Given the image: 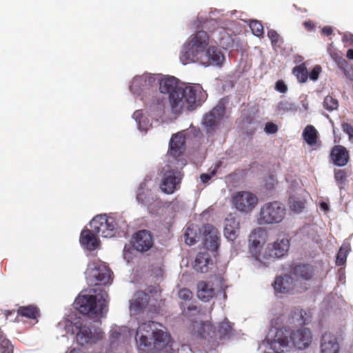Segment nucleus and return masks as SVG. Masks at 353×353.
<instances>
[{"label": "nucleus", "mask_w": 353, "mask_h": 353, "mask_svg": "<svg viewBox=\"0 0 353 353\" xmlns=\"http://www.w3.org/2000/svg\"><path fill=\"white\" fill-rule=\"evenodd\" d=\"M159 90L161 93L169 94L171 111L174 114H179L183 110H194L205 101L207 94L199 84H193L185 87L179 86V80L174 77H157Z\"/></svg>", "instance_id": "1"}, {"label": "nucleus", "mask_w": 353, "mask_h": 353, "mask_svg": "<svg viewBox=\"0 0 353 353\" xmlns=\"http://www.w3.org/2000/svg\"><path fill=\"white\" fill-rule=\"evenodd\" d=\"M210 37L203 30L197 31L185 42L180 54L184 65L197 62L205 66H221L225 60L222 52L215 46H209Z\"/></svg>", "instance_id": "2"}, {"label": "nucleus", "mask_w": 353, "mask_h": 353, "mask_svg": "<svg viewBox=\"0 0 353 353\" xmlns=\"http://www.w3.org/2000/svg\"><path fill=\"white\" fill-rule=\"evenodd\" d=\"M155 321H149L139 325L136 332L139 353H159L170 342V335L158 327Z\"/></svg>", "instance_id": "3"}, {"label": "nucleus", "mask_w": 353, "mask_h": 353, "mask_svg": "<svg viewBox=\"0 0 353 353\" xmlns=\"http://www.w3.org/2000/svg\"><path fill=\"white\" fill-rule=\"evenodd\" d=\"M92 289L94 294L82 292L75 299V308L83 314H103L108 311V294L104 290Z\"/></svg>", "instance_id": "4"}, {"label": "nucleus", "mask_w": 353, "mask_h": 353, "mask_svg": "<svg viewBox=\"0 0 353 353\" xmlns=\"http://www.w3.org/2000/svg\"><path fill=\"white\" fill-rule=\"evenodd\" d=\"M286 210L284 205L277 201L263 204L257 214L256 222L260 225L281 223L285 218Z\"/></svg>", "instance_id": "5"}, {"label": "nucleus", "mask_w": 353, "mask_h": 353, "mask_svg": "<svg viewBox=\"0 0 353 353\" xmlns=\"http://www.w3.org/2000/svg\"><path fill=\"white\" fill-rule=\"evenodd\" d=\"M72 331L76 334L77 342L81 345L96 343L103 338V334L100 328L92 326L91 323H86L81 321L74 323Z\"/></svg>", "instance_id": "6"}, {"label": "nucleus", "mask_w": 353, "mask_h": 353, "mask_svg": "<svg viewBox=\"0 0 353 353\" xmlns=\"http://www.w3.org/2000/svg\"><path fill=\"white\" fill-rule=\"evenodd\" d=\"M289 248L290 240L288 238H278L274 242L268 243L263 249V256L261 258V263L268 264L270 261L282 258L288 253Z\"/></svg>", "instance_id": "7"}, {"label": "nucleus", "mask_w": 353, "mask_h": 353, "mask_svg": "<svg viewBox=\"0 0 353 353\" xmlns=\"http://www.w3.org/2000/svg\"><path fill=\"white\" fill-rule=\"evenodd\" d=\"M162 179L160 184L161 191L165 194H172L181 183L182 173L171 164L166 165L161 171Z\"/></svg>", "instance_id": "8"}, {"label": "nucleus", "mask_w": 353, "mask_h": 353, "mask_svg": "<svg viewBox=\"0 0 353 353\" xmlns=\"http://www.w3.org/2000/svg\"><path fill=\"white\" fill-rule=\"evenodd\" d=\"M111 270L103 263L92 264L86 270V279L90 285H106L112 281Z\"/></svg>", "instance_id": "9"}, {"label": "nucleus", "mask_w": 353, "mask_h": 353, "mask_svg": "<svg viewBox=\"0 0 353 353\" xmlns=\"http://www.w3.org/2000/svg\"><path fill=\"white\" fill-rule=\"evenodd\" d=\"M92 232L102 237L110 238L114 235L117 223L113 217L105 214L94 216L90 223Z\"/></svg>", "instance_id": "10"}, {"label": "nucleus", "mask_w": 353, "mask_h": 353, "mask_svg": "<svg viewBox=\"0 0 353 353\" xmlns=\"http://www.w3.org/2000/svg\"><path fill=\"white\" fill-rule=\"evenodd\" d=\"M157 84V76L152 74H143L133 78L130 89L131 92L137 95L149 90Z\"/></svg>", "instance_id": "11"}, {"label": "nucleus", "mask_w": 353, "mask_h": 353, "mask_svg": "<svg viewBox=\"0 0 353 353\" xmlns=\"http://www.w3.org/2000/svg\"><path fill=\"white\" fill-rule=\"evenodd\" d=\"M224 113L223 108L216 106L203 116L202 124L208 134H213L218 129Z\"/></svg>", "instance_id": "12"}, {"label": "nucleus", "mask_w": 353, "mask_h": 353, "mask_svg": "<svg viewBox=\"0 0 353 353\" xmlns=\"http://www.w3.org/2000/svg\"><path fill=\"white\" fill-rule=\"evenodd\" d=\"M265 230L261 228L254 229L249 235V250L251 254L259 262L263 256L262 245L265 243Z\"/></svg>", "instance_id": "13"}, {"label": "nucleus", "mask_w": 353, "mask_h": 353, "mask_svg": "<svg viewBox=\"0 0 353 353\" xmlns=\"http://www.w3.org/2000/svg\"><path fill=\"white\" fill-rule=\"evenodd\" d=\"M258 203L256 195L248 192H238L233 197V203L235 208L240 212H250Z\"/></svg>", "instance_id": "14"}, {"label": "nucleus", "mask_w": 353, "mask_h": 353, "mask_svg": "<svg viewBox=\"0 0 353 353\" xmlns=\"http://www.w3.org/2000/svg\"><path fill=\"white\" fill-rule=\"evenodd\" d=\"M150 181V178H145L143 181L140 183L136 191V199L137 202L146 207H150L153 205L157 199V195L153 194L152 190L148 187V183Z\"/></svg>", "instance_id": "15"}, {"label": "nucleus", "mask_w": 353, "mask_h": 353, "mask_svg": "<svg viewBox=\"0 0 353 353\" xmlns=\"http://www.w3.org/2000/svg\"><path fill=\"white\" fill-rule=\"evenodd\" d=\"M154 244L152 234L145 230L136 232L132 238V247L140 252L149 250Z\"/></svg>", "instance_id": "16"}, {"label": "nucleus", "mask_w": 353, "mask_h": 353, "mask_svg": "<svg viewBox=\"0 0 353 353\" xmlns=\"http://www.w3.org/2000/svg\"><path fill=\"white\" fill-rule=\"evenodd\" d=\"M290 338L294 346L299 350L307 347L312 339L311 332L307 328H301L292 332Z\"/></svg>", "instance_id": "17"}, {"label": "nucleus", "mask_w": 353, "mask_h": 353, "mask_svg": "<svg viewBox=\"0 0 353 353\" xmlns=\"http://www.w3.org/2000/svg\"><path fill=\"white\" fill-rule=\"evenodd\" d=\"M340 345L337 336L330 332H325L320 341V353H339Z\"/></svg>", "instance_id": "18"}, {"label": "nucleus", "mask_w": 353, "mask_h": 353, "mask_svg": "<svg viewBox=\"0 0 353 353\" xmlns=\"http://www.w3.org/2000/svg\"><path fill=\"white\" fill-rule=\"evenodd\" d=\"M205 246L212 251H216L220 245V233L212 225L204 226Z\"/></svg>", "instance_id": "19"}, {"label": "nucleus", "mask_w": 353, "mask_h": 353, "mask_svg": "<svg viewBox=\"0 0 353 353\" xmlns=\"http://www.w3.org/2000/svg\"><path fill=\"white\" fill-rule=\"evenodd\" d=\"M312 265L305 263H296L291 265L290 274L297 281H308L314 275Z\"/></svg>", "instance_id": "20"}, {"label": "nucleus", "mask_w": 353, "mask_h": 353, "mask_svg": "<svg viewBox=\"0 0 353 353\" xmlns=\"http://www.w3.org/2000/svg\"><path fill=\"white\" fill-rule=\"evenodd\" d=\"M330 158L335 165L345 166L350 161L349 151L341 145H334L331 149Z\"/></svg>", "instance_id": "21"}, {"label": "nucleus", "mask_w": 353, "mask_h": 353, "mask_svg": "<svg viewBox=\"0 0 353 353\" xmlns=\"http://www.w3.org/2000/svg\"><path fill=\"white\" fill-rule=\"evenodd\" d=\"M233 323L227 319L220 322L213 331L212 338L214 343H219V341L229 339L233 334Z\"/></svg>", "instance_id": "22"}, {"label": "nucleus", "mask_w": 353, "mask_h": 353, "mask_svg": "<svg viewBox=\"0 0 353 353\" xmlns=\"http://www.w3.org/2000/svg\"><path fill=\"white\" fill-rule=\"evenodd\" d=\"M185 151V137L179 133L172 135L170 141L169 153L176 161Z\"/></svg>", "instance_id": "23"}, {"label": "nucleus", "mask_w": 353, "mask_h": 353, "mask_svg": "<svg viewBox=\"0 0 353 353\" xmlns=\"http://www.w3.org/2000/svg\"><path fill=\"white\" fill-rule=\"evenodd\" d=\"M148 303V295L142 291L137 292L133 299L130 301V312L132 314H138L143 311Z\"/></svg>", "instance_id": "24"}, {"label": "nucleus", "mask_w": 353, "mask_h": 353, "mask_svg": "<svg viewBox=\"0 0 353 353\" xmlns=\"http://www.w3.org/2000/svg\"><path fill=\"white\" fill-rule=\"evenodd\" d=\"M239 223L235 217L229 216L224 221V236L229 241H233L238 236Z\"/></svg>", "instance_id": "25"}, {"label": "nucleus", "mask_w": 353, "mask_h": 353, "mask_svg": "<svg viewBox=\"0 0 353 353\" xmlns=\"http://www.w3.org/2000/svg\"><path fill=\"white\" fill-rule=\"evenodd\" d=\"M216 294L210 282L201 281L197 283V296L203 301H209Z\"/></svg>", "instance_id": "26"}, {"label": "nucleus", "mask_w": 353, "mask_h": 353, "mask_svg": "<svg viewBox=\"0 0 353 353\" xmlns=\"http://www.w3.org/2000/svg\"><path fill=\"white\" fill-rule=\"evenodd\" d=\"M80 242L82 245L90 251L96 250L99 245V239L88 229H84L81 231Z\"/></svg>", "instance_id": "27"}, {"label": "nucleus", "mask_w": 353, "mask_h": 353, "mask_svg": "<svg viewBox=\"0 0 353 353\" xmlns=\"http://www.w3.org/2000/svg\"><path fill=\"white\" fill-rule=\"evenodd\" d=\"M277 293H288L293 289L292 278L288 276H278L273 284Z\"/></svg>", "instance_id": "28"}, {"label": "nucleus", "mask_w": 353, "mask_h": 353, "mask_svg": "<svg viewBox=\"0 0 353 353\" xmlns=\"http://www.w3.org/2000/svg\"><path fill=\"white\" fill-rule=\"evenodd\" d=\"M212 264V260L208 252H199L196 257L194 269L196 271L203 273L208 270L209 265Z\"/></svg>", "instance_id": "29"}, {"label": "nucleus", "mask_w": 353, "mask_h": 353, "mask_svg": "<svg viewBox=\"0 0 353 353\" xmlns=\"http://www.w3.org/2000/svg\"><path fill=\"white\" fill-rule=\"evenodd\" d=\"M165 99L162 97L155 96L150 104L149 110L151 113L157 117H161L164 114Z\"/></svg>", "instance_id": "30"}, {"label": "nucleus", "mask_w": 353, "mask_h": 353, "mask_svg": "<svg viewBox=\"0 0 353 353\" xmlns=\"http://www.w3.org/2000/svg\"><path fill=\"white\" fill-rule=\"evenodd\" d=\"M302 137L308 145H314L317 143L319 132L313 125H307L303 131Z\"/></svg>", "instance_id": "31"}, {"label": "nucleus", "mask_w": 353, "mask_h": 353, "mask_svg": "<svg viewBox=\"0 0 353 353\" xmlns=\"http://www.w3.org/2000/svg\"><path fill=\"white\" fill-rule=\"evenodd\" d=\"M17 313L28 319H36L40 315V310L36 305H29L19 307Z\"/></svg>", "instance_id": "32"}, {"label": "nucleus", "mask_w": 353, "mask_h": 353, "mask_svg": "<svg viewBox=\"0 0 353 353\" xmlns=\"http://www.w3.org/2000/svg\"><path fill=\"white\" fill-rule=\"evenodd\" d=\"M292 73L301 83H305L307 80L308 72L305 63L295 66L292 70Z\"/></svg>", "instance_id": "33"}, {"label": "nucleus", "mask_w": 353, "mask_h": 353, "mask_svg": "<svg viewBox=\"0 0 353 353\" xmlns=\"http://www.w3.org/2000/svg\"><path fill=\"white\" fill-rule=\"evenodd\" d=\"M350 250V249L349 245L343 244L341 245L336 256V265L341 266L345 263L347 256Z\"/></svg>", "instance_id": "34"}, {"label": "nucleus", "mask_w": 353, "mask_h": 353, "mask_svg": "<svg viewBox=\"0 0 353 353\" xmlns=\"http://www.w3.org/2000/svg\"><path fill=\"white\" fill-rule=\"evenodd\" d=\"M323 108L329 112L335 110L339 107V101L332 95L325 97L323 103Z\"/></svg>", "instance_id": "35"}, {"label": "nucleus", "mask_w": 353, "mask_h": 353, "mask_svg": "<svg viewBox=\"0 0 353 353\" xmlns=\"http://www.w3.org/2000/svg\"><path fill=\"white\" fill-rule=\"evenodd\" d=\"M184 237L185 243L192 245L198 241L199 236L193 228L188 227L185 232Z\"/></svg>", "instance_id": "36"}, {"label": "nucleus", "mask_w": 353, "mask_h": 353, "mask_svg": "<svg viewBox=\"0 0 353 353\" xmlns=\"http://www.w3.org/2000/svg\"><path fill=\"white\" fill-rule=\"evenodd\" d=\"M277 110L279 112H294L297 110L296 105L288 101V100H283L279 103L277 105Z\"/></svg>", "instance_id": "37"}, {"label": "nucleus", "mask_w": 353, "mask_h": 353, "mask_svg": "<svg viewBox=\"0 0 353 353\" xmlns=\"http://www.w3.org/2000/svg\"><path fill=\"white\" fill-rule=\"evenodd\" d=\"M347 174L345 170H335L334 179L339 188H342L343 185L347 180Z\"/></svg>", "instance_id": "38"}, {"label": "nucleus", "mask_w": 353, "mask_h": 353, "mask_svg": "<svg viewBox=\"0 0 353 353\" xmlns=\"http://www.w3.org/2000/svg\"><path fill=\"white\" fill-rule=\"evenodd\" d=\"M274 341L277 342L281 347H287L290 341L288 336L284 335V331L283 330H279L276 332Z\"/></svg>", "instance_id": "39"}, {"label": "nucleus", "mask_w": 353, "mask_h": 353, "mask_svg": "<svg viewBox=\"0 0 353 353\" xmlns=\"http://www.w3.org/2000/svg\"><path fill=\"white\" fill-rule=\"evenodd\" d=\"M250 28L254 35L260 37L263 34L264 30L261 23L256 20H252L250 23Z\"/></svg>", "instance_id": "40"}, {"label": "nucleus", "mask_w": 353, "mask_h": 353, "mask_svg": "<svg viewBox=\"0 0 353 353\" xmlns=\"http://www.w3.org/2000/svg\"><path fill=\"white\" fill-rule=\"evenodd\" d=\"M0 353H13V346L8 340L1 341Z\"/></svg>", "instance_id": "41"}, {"label": "nucleus", "mask_w": 353, "mask_h": 353, "mask_svg": "<svg viewBox=\"0 0 353 353\" xmlns=\"http://www.w3.org/2000/svg\"><path fill=\"white\" fill-rule=\"evenodd\" d=\"M179 299L183 301H190L192 299V292L188 288H182L178 292Z\"/></svg>", "instance_id": "42"}, {"label": "nucleus", "mask_w": 353, "mask_h": 353, "mask_svg": "<svg viewBox=\"0 0 353 353\" xmlns=\"http://www.w3.org/2000/svg\"><path fill=\"white\" fill-rule=\"evenodd\" d=\"M341 129L348 135L349 140L353 143V126L348 123L343 122L341 123Z\"/></svg>", "instance_id": "43"}, {"label": "nucleus", "mask_w": 353, "mask_h": 353, "mask_svg": "<svg viewBox=\"0 0 353 353\" xmlns=\"http://www.w3.org/2000/svg\"><path fill=\"white\" fill-rule=\"evenodd\" d=\"M321 72V67L319 65H315L312 71L308 73V77L311 80L316 81L319 79V74Z\"/></svg>", "instance_id": "44"}, {"label": "nucleus", "mask_w": 353, "mask_h": 353, "mask_svg": "<svg viewBox=\"0 0 353 353\" xmlns=\"http://www.w3.org/2000/svg\"><path fill=\"white\" fill-rule=\"evenodd\" d=\"M328 52L332 57V58L338 64H342L345 63V60L342 57L341 52H332L331 49L328 50Z\"/></svg>", "instance_id": "45"}, {"label": "nucleus", "mask_w": 353, "mask_h": 353, "mask_svg": "<svg viewBox=\"0 0 353 353\" xmlns=\"http://www.w3.org/2000/svg\"><path fill=\"white\" fill-rule=\"evenodd\" d=\"M268 36L272 45H276L279 42V34L274 30H270L268 32Z\"/></svg>", "instance_id": "46"}, {"label": "nucleus", "mask_w": 353, "mask_h": 353, "mask_svg": "<svg viewBox=\"0 0 353 353\" xmlns=\"http://www.w3.org/2000/svg\"><path fill=\"white\" fill-rule=\"evenodd\" d=\"M278 131V126L272 122H268L265 126V132L268 134H275Z\"/></svg>", "instance_id": "47"}, {"label": "nucleus", "mask_w": 353, "mask_h": 353, "mask_svg": "<svg viewBox=\"0 0 353 353\" xmlns=\"http://www.w3.org/2000/svg\"><path fill=\"white\" fill-rule=\"evenodd\" d=\"M290 207L292 210L300 212L304 209L305 205L303 201H294L292 202Z\"/></svg>", "instance_id": "48"}, {"label": "nucleus", "mask_w": 353, "mask_h": 353, "mask_svg": "<svg viewBox=\"0 0 353 353\" xmlns=\"http://www.w3.org/2000/svg\"><path fill=\"white\" fill-rule=\"evenodd\" d=\"M275 89L281 93H285L288 90V87L283 81L279 80L276 83Z\"/></svg>", "instance_id": "49"}, {"label": "nucleus", "mask_w": 353, "mask_h": 353, "mask_svg": "<svg viewBox=\"0 0 353 353\" xmlns=\"http://www.w3.org/2000/svg\"><path fill=\"white\" fill-rule=\"evenodd\" d=\"M342 41L344 43H347L350 45H353V34L350 32H345L342 37Z\"/></svg>", "instance_id": "50"}, {"label": "nucleus", "mask_w": 353, "mask_h": 353, "mask_svg": "<svg viewBox=\"0 0 353 353\" xmlns=\"http://www.w3.org/2000/svg\"><path fill=\"white\" fill-rule=\"evenodd\" d=\"M216 173L215 170H213L211 174H201L200 176L201 181L202 183H205L208 182L209 180L212 178L213 175Z\"/></svg>", "instance_id": "51"}, {"label": "nucleus", "mask_w": 353, "mask_h": 353, "mask_svg": "<svg viewBox=\"0 0 353 353\" xmlns=\"http://www.w3.org/2000/svg\"><path fill=\"white\" fill-rule=\"evenodd\" d=\"M321 32L325 36H330L332 34L333 30L330 26H324L321 30Z\"/></svg>", "instance_id": "52"}, {"label": "nucleus", "mask_w": 353, "mask_h": 353, "mask_svg": "<svg viewBox=\"0 0 353 353\" xmlns=\"http://www.w3.org/2000/svg\"><path fill=\"white\" fill-rule=\"evenodd\" d=\"M298 313L300 316L301 322L300 324H306L307 323V319L304 318V315H306V312L303 311V310H298Z\"/></svg>", "instance_id": "53"}, {"label": "nucleus", "mask_w": 353, "mask_h": 353, "mask_svg": "<svg viewBox=\"0 0 353 353\" xmlns=\"http://www.w3.org/2000/svg\"><path fill=\"white\" fill-rule=\"evenodd\" d=\"M303 26L308 30H312L314 28V25L311 21H306L303 23Z\"/></svg>", "instance_id": "54"}, {"label": "nucleus", "mask_w": 353, "mask_h": 353, "mask_svg": "<svg viewBox=\"0 0 353 353\" xmlns=\"http://www.w3.org/2000/svg\"><path fill=\"white\" fill-rule=\"evenodd\" d=\"M268 181H270V182H267L266 188H267V189L270 190V189L273 188L274 183V177L273 176H270L268 178Z\"/></svg>", "instance_id": "55"}, {"label": "nucleus", "mask_w": 353, "mask_h": 353, "mask_svg": "<svg viewBox=\"0 0 353 353\" xmlns=\"http://www.w3.org/2000/svg\"><path fill=\"white\" fill-rule=\"evenodd\" d=\"M197 307L194 305H190L187 307V312L184 310L186 314L190 313L192 311H196Z\"/></svg>", "instance_id": "56"}, {"label": "nucleus", "mask_w": 353, "mask_h": 353, "mask_svg": "<svg viewBox=\"0 0 353 353\" xmlns=\"http://www.w3.org/2000/svg\"><path fill=\"white\" fill-rule=\"evenodd\" d=\"M320 207L324 211H327L329 209V206L325 202H321L320 204Z\"/></svg>", "instance_id": "57"}, {"label": "nucleus", "mask_w": 353, "mask_h": 353, "mask_svg": "<svg viewBox=\"0 0 353 353\" xmlns=\"http://www.w3.org/2000/svg\"><path fill=\"white\" fill-rule=\"evenodd\" d=\"M346 57H347L349 59H353V50H352V49H349V50L347 51Z\"/></svg>", "instance_id": "58"}, {"label": "nucleus", "mask_w": 353, "mask_h": 353, "mask_svg": "<svg viewBox=\"0 0 353 353\" xmlns=\"http://www.w3.org/2000/svg\"><path fill=\"white\" fill-rule=\"evenodd\" d=\"M69 353H83L80 349L73 348L72 349Z\"/></svg>", "instance_id": "59"}, {"label": "nucleus", "mask_w": 353, "mask_h": 353, "mask_svg": "<svg viewBox=\"0 0 353 353\" xmlns=\"http://www.w3.org/2000/svg\"><path fill=\"white\" fill-rule=\"evenodd\" d=\"M141 110H137L134 113V116L136 117V118H138L139 116H141Z\"/></svg>", "instance_id": "60"}, {"label": "nucleus", "mask_w": 353, "mask_h": 353, "mask_svg": "<svg viewBox=\"0 0 353 353\" xmlns=\"http://www.w3.org/2000/svg\"><path fill=\"white\" fill-rule=\"evenodd\" d=\"M223 295H224V297L225 298V297H226V294H225V292H224Z\"/></svg>", "instance_id": "61"}, {"label": "nucleus", "mask_w": 353, "mask_h": 353, "mask_svg": "<svg viewBox=\"0 0 353 353\" xmlns=\"http://www.w3.org/2000/svg\"><path fill=\"white\" fill-rule=\"evenodd\" d=\"M125 251H126V246H125V248H124V252H125Z\"/></svg>", "instance_id": "62"}]
</instances>
